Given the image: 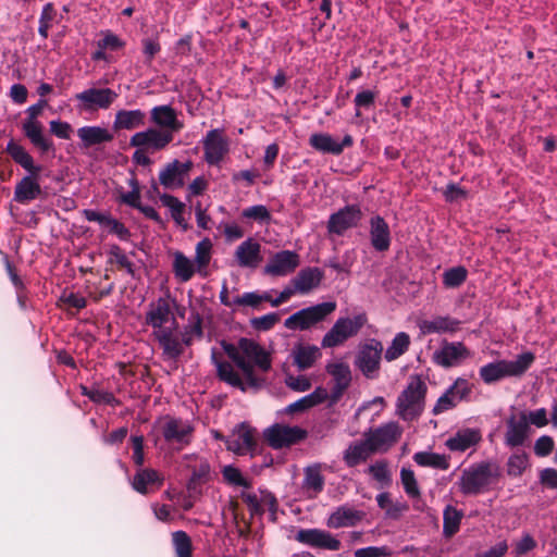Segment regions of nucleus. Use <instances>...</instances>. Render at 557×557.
<instances>
[{
  "mask_svg": "<svg viewBox=\"0 0 557 557\" xmlns=\"http://www.w3.org/2000/svg\"><path fill=\"white\" fill-rule=\"evenodd\" d=\"M336 310V302L326 301L298 310L284 321L290 331H307L324 321Z\"/></svg>",
  "mask_w": 557,
  "mask_h": 557,
  "instance_id": "0eeeda50",
  "label": "nucleus"
},
{
  "mask_svg": "<svg viewBox=\"0 0 557 557\" xmlns=\"http://www.w3.org/2000/svg\"><path fill=\"white\" fill-rule=\"evenodd\" d=\"M400 481L404 486L405 493L410 498H419L421 496L420 487L416 479L414 472L409 468H401Z\"/></svg>",
  "mask_w": 557,
  "mask_h": 557,
  "instance_id": "de8ad7c7",
  "label": "nucleus"
},
{
  "mask_svg": "<svg viewBox=\"0 0 557 557\" xmlns=\"http://www.w3.org/2000/svg\"><path fill=\"white\" fill-rule=\"evenodd\" d=\"M324 399L323 392L320 389H317L315 392L302 397L301 399H298L297 401L290 404L287 407L288 412H297L302 411L306 409H309L320 403H322Z\"/></svg>",
  "mask_w": 557,
  "mask_h": 557,
  "instance_id": "09e8293b",
  "label": "nucleus"
},
{
  "mask_svg": "<svg viewBox=\"0 0 557 557\" xmlns=\"http://www.w3.org/2000/svg\"><path fill=\"white\" fill-rule=\"evenodd\" d=\"M172 543L176 557H193L191 539L185 531L173 532Z\"/></svg>",
  "mask_w": 557,
  "mask_h": 557,
  "instance_id": "49530a36",
  "label": "nucleus"
},
{
  "mask_svg": "<svg viewBox=\"0 0 557 557\" xmlns=\"http://www.w3.org/2000/svg\"><path fill=\"white\" fill-rule=\"evenodd\" d=\"M364 513L351 506L343 505L337 507L327 518L326 525L331 529L349 528L358 524Z\"/></svg>",
  "mask_w": 557,
  "mask_h": 557,
  "instance_id": "cd10ccee",
  "label": "nucleus"
},
{
  "mask_svg": "<svg viewBox=\"0 0 557 557\" xmlns=\"http://www.w3.org/2000/svg\"><path fill=\"white\" fill-rule=\"evenodd\" d=\"M307 437V431L297 425L276 423L264 431V438L274 449L297 444Z\"/></svg>",
  "mask_w": 557,
  "mask_h": 557,
  "instance_id": "4468645a",
  "label": "nucleus"
},
{
  "mask_svg": "<svg viewBox=\"0 0 557 557\" xmlns=\"http://www.w3.org/2000/svg\"><path fill=\"white\" fill-rule=\"evenodd\" d=\"M326 372L333 377L334 386L332 388V399L337 400L349 387L351 382V371L347 363L342 361L326 364Z\"/></svg>",
  "mask_w": 557,
  "mask_h": 557,
  "instance_id": "bb28decb",
  "label": "nucleus"
},
{
  "mask_svg": "<svg viewBox=\"0 0 557 557\" xmlns=\"http://www.w3.org/2000/svg\"><path fill=\"white\" fill-rule=\"evenodd\" d=\"M151 120L164 128L163 132H172V135L183 128V123L178 121L175 110L170 106L154 107L151 110Z\"/></svg>",
  "mask_w": 557,
  "mask_h": 557,
  "instance_id": "2f4dec72",
  "label": "nucleus"
},
{
  "mask_svg": "<svg viewBox=\"0 0 557 557\" xmlns=\"http://www.w3.org/2000/svg\"><path fill=\"white\" fill-rule=\"evenodd\" d=\"M77 136L84 147H91L112 140V134L101 126H83L77 129Z\"/></svg>",
  "mask_w": 557,
  "mask_h": 557,
  "instance_id": "58836bf2",
  "label": "nucleus"
},
{
  "mask_svg": "<svg viewBox=\"0 0 557 557\" xmlns=\"http://www.w3.org/2000/svg\"><path fill=\"white\" fill-rule=\"evenodd\" d=\"M461 322L449 315H438L431 320H423L419 327L423 334L455 333L460 329Z\"/></svg>",
  "mask_w": 557,
  "mask_h": 557,
  "instance_id": "f704fd0d",
  "label": "nucleus"
},
{
  "mask_svg": "<svg viewBox=\"0 0 557 557\" xmlns=\"http://www.w3.org/2000/svg\"><path fill=\"white\" fill-rule=\"evenodd\" d=\"M496 475V469L490 463H481L462 472L459 481L463 494H479L487 487Z\"/></svg>",
  "mask_w": 557,
  "mask_h": 557,
  "instance_id": "1a4fd4ad",
  "label": "nucleus"
},
{
  "mask_svg": "<svg viewBox=\"0 0 557 557\" xmlns=\"http://www.w3.org/2000/svg\"><path fill=\"white\" fill-rule=\"evenodd\" d=\"M310 145L324 153L341 154L346 147L352 145V137L346 135L339 143L329 134H312L309 139Z\"/></svg>",
  "mask_w": 557,
  "mask_h": 557,
  "instance_id": "c756f323",
  "label": "nucleus"
},
{
  "mask_svg": "<svg viewBox=\"0 0 557 557\" xmlns=\"http://www.w3.org/2000/svg\"><path fill=\"white\" fill-rule=\"evenodd\" d=\"M212 258V243L209 238H203L196 245L195 259L193 260L197 273L206 277L208 275V265Z\"/></svg>",
  "mask_w": 557,
  "mask_h": 557,
  "instance_id": "a19ab883",
  "label": "nucleus"
},
{
  "mask_svg": "<svg viewBox=\"0 0 557 557\" xmlns=\"http://www.w3.org/2000/svg\"><path fill=\"white\" fill-rule=\"evenodd\" d=\"M300 264L299 255L292 250L276 252L263 268V273L272 276H286Z\"/></svg>",
  "mask_w": 557,
  "mask_h": 557,
  "instance_id": "412c9836",
  "label": "nucleus"
},
{
  "mask_svg": "<svg viewBox=\"0 0 557 557\" xmlns=\"http://www.w3.org/2000/svg\"><path fill=\"white\" fill-rule=\"evenodd\" d=\"M242 215L259 223H268L271 220V213L263 205L248 207L243 210Z\"/></svg>",
  "mask_w": 557,
  "mask_h": 557,
  "instance_id": "5fc2aeb1",
  "label": "nucleus"
},
{
  "mask_svg": "<svg viewBox=\"0 0 557 557\" xmlns=\"http://www.w3.org/2000/svg\"><path fill=\"white\" fill-rule=\"evenodd\" d=\"M117 94L110 88L91 87L75 95L82 111L106 110L116 100Z\"/></svg>",
  "mask_w": 557,
  "mask_h": 557,
  "instance_id": "dca6fc26",
  "label": "nucleus"
},
{
  "mask_svg": "<svg viewBox=\"0 0 557 557\" xmlns=\"http://www.w3.org/2000/svg\"><path fill=\"white\" fill-rule=\"evenodd\" d=\"M481 432L478 429L463 428L445 441V446L450 451L463 453L475 447L481 441Z\"/></svg>",
  "mask_w": 557,
  "mask_h": 557,
  "instance_id": "393cba45",
  "label": "nucleus"
},
{
  "mask_svg": "<svg viewBox=\"0 0 557 557\" xmlns=\"http://www.w3.org/2000/svg\"><path fill=\"white\" fill-rule=\"evenodd\" d=\"M467 278V270L463 267L448 269L443 274V283L446 287L460 286Z\"/></svg>",
  "mask_w": 557,
  "mask_h": 557,
  "instance_id": "603ef678",
  "label": "nucleus"
},
{
  "mask_svg": "<svg viewBox=\"0 0 557 557\" xmlns=\"http://www.w3.org/2000/svg\"><path fill=\"white\" fill-rule=\"evenodd\" d=\"M141 44H143V53L149 60L154 58V55L160 52L161 47H160V44L158 40V36H156L153 38L152 37L144 38Z\"/></svg>",
  "mask_w": 557,
  "mask_h": 557,
  "instance_id": "774afa93",
  "label": "nucleus"
},
{
  "mask_svg": "<svg viewBox=\"0 0 557 557\" xmlns=\"http://www.w3.org/2000/svg\"><path fill=\"white\" fill-rule=\"evenodd\" d=\"M173 140L172 132H163L158 128H148L135 133L129 145L136 148H143L150 152L163 150Z\"/></svg>",
  "mask_w": 557,
  "mask_h": 557,
  "instance_id": "6ab92c4d",
  "label": "nucleus"
},
{
  "mask_svg": "<svg viewBox=\"0 0 557 557\" xmlns=\"http://www.w3.org/2000/svg\"><path fill=\"white\" fill-rule=\"evenodd\" d=\"M323 278V272L315 267H308L299 271L292 280L293 285L297 286L298 294L306 295L315 289Z\"/></svg>",
  "mask_w": 557,
  "mask_h": 557,
  "instance_id": "473e14b6",
  "label": "nucleus"
},
{
  "mask_svg": "<svg viewBox=\"0 0 557 557\" xmlns=\"http://www.w3.org/2000/svg\"><path fill=\"white\" fill-rule=\"evenodd\" d=\"M109 256L111 262H115L121 268L125 269L128 274L134 275L133 263L117 245L110 246Z\"/></svg>",
  "mask_w": 557,
  "mask_h": 557,
  "instance_id": "6e6d98bb",
  "label": "nucleus"
},
{
  "mask_svg": "<svg viewBox=\"0 0 557 557\" xmlns=\"http://www.w3.org/2000/svg\"><path fill=\"white\" fill-rule=\"evenodd\" d=\"M520 373H522V355H517L513 360L503 359L490 362L479 370V375L485 384H493Z\"/></svg>",
  "mask_w": 557,
  "mask_h": 557,
  "instance_id": "ddd939ff",
  "label": "nucleus"
},
{
  "mask_svg": "<svg viewBox=\"0 0 557 557\" xmlns=\"http://www.w3.org/2000/svg\"><path fill=\"white\" fill-rule=\"evenodd\" d=\"M280 320L278 314L268 313L262 317L252 319L251 324L256 330L268 331L272 329Z\"/></svg>",
  "mask_w": 557,
  "mask_h": 557,
  "instance_id": "bf43d9fd",
  "label": "nucleus"
},
{
  "mask_svg": "<svg viewBox=\"0 0 557 557\" xmlns=\"http://www.w3.org/2000/svg\"><path fill=\"white\" fill-rule=\"evenodd\" d=\"M428 385L421 375H410L396 399V414L404 421L417 420L425 407Z\"/></svg>",
  "mask_w": 557,
  "mask_h": 557,
  "instance_id": "7ed1b4c3",
  "label": "nucleus"
},
{
  "mask_svg": "<svg viewBox=\"0 0 557 557\" xmlns=\"http://www.w3.org/2000/svg\"><path fill=\"white\" fill-rule=\"evenodd\" d=\"M146 323L152 329V335L160 331L177 329L178 323L166 298H158L149 305Z\"/></svg>",
  "mask_w": 557,
  "mask_h": 557,
  "instance_id": "9b49d317",
  "label": "nucleus"
},
{
  "mask_svg": "<svg viewBox=\"0 0 557 557\" xmlns=\"http://www.w3.org/2000/svg\"><path fill=\"white\" fill-rule=\"evenodd\" d=\"M409 346L410 336L405 332H399L386 348L384 357L387 361H394L403 356L408 350Z\"/></svg>",
  "mask_w": 557,
  "mask_h": 557,
  "instance_id": "a18cd8bd",
  "label": "nucleus"
},
{
  "mask_svg": "<svg viewBox=\"0 0 557 557\" xmlns=\"http://www.w3.org/2000/svg\"><path fill=\"white\" fill-rule=\"evenodd\" d=\"M223 348L240 370V374L230 362L220 361L215 350H212L211 359L222 381L243 392L257 391L265 385L264 374L272 369L270 351L253 339L245 337L237 345L224 344Z\"/></svg>",
  "mask_w": 557,
  "mask_h": 557,
  "instance_id": "f257e3e1",
  "label": "nucleus"
},
{
  "mask_svg": "<svg viewBox=\"0 0 557 557\" xmlns=\"http://www.w3.org/2000/svg\"><path fill=\"white\" fill-rule=\"evenodd\" d=\"M295 539L299 543L314 548L338 550L341 547V542L336 537L321 529H301Z\"/></svg>",
  "mask_w": 557,
  "mask_h": 557,
  "instance_id": "4be33fe9",
  "label": "nucleus"
},
{
  "mask_svg": "<svg viewBox=\"0 0 557 557\" xmlns=\"http://www.w3.org/2000/svg\"><path fill=\"white\" fill-rule=\"evenodd\" d=\"M376 503H377V506L381 509L385 510L386 513L388 516H391V517H395L400 511V507L393 505V502L391 499V495L388 493H386V492L380 493L376 496Z\"/></svg>",
  "mask_w": 557,
  "mask_h": 557,
  "instance_id": "69168bd1",
  "label": "nucleus"
},
{
  "mask_svg": "<svg viewBox=\"0 0 557 557\" xmlns=\"http://www.w3.org/2000/svg\"><path fill=\"white\" fill-rule=\"evenodd\" d=\"M158 429L164 442L176 450L190 444L195 431L190 421L171 416L163 417L158 422Z\"/></svg>",
  "mask_w": 557,
  "mask_h": 557,
  "instance_id": "423d86ee",
  "label": "nucleus"
},
{
  "mask_svg": "<svg viewBox=\"0 0 557 557\" xmlns=\"http://www.w3.org/2000/svg\"><path fill=\"white\" fill-rule=\"evenodd\" d=\"M472 387L468 380L458 377L445 392L437 398L432 408L434 416L442 414L455 409L461 401L467 400L471 394Z\"/></svg>",
  "mask_w": 557,
  "mask_h": 557,
  "instance_id": "f8f14e48",
  "label": "nucleus"
},
{
  "mask_svg": "<svg viewBox=\"0 0 557 557\" xmlns=\"http://www.w3.org/2000/svg\"><path fill=\"white\" fill-rule=\"evenodd\" d=\"M223 478L226 483L234 486L249 488L250 482L242 474L240 470L234 466H225L222 470Z\"/></svg>",
  "mask_w": 557,
  "mask_h": 557,
  "instance_id": "3c124183",
  "label": "nucleus"
},
{
  "mask_svg": "<svg viewBox=\"0 0 557 557\" xmlns=\"http://www.w3.org/2000/svg\"><path fill=\"white\" fill-rule=\"evenodd\" d=\"M363 323V315H357L352 319H337L330 331L323 336L321 346L323 348H334L343 345L348 338L355 336L359 332Z\"/></svg>",
  "mask_w": 557,
  "mask_h": 557,
  "instance_id": "9d476101",
  "label": "nucleus"
},
{
  "mask_svg": "<svg viewBox=\"0 0 557 557\" xmlns=\"http://www.w3.org/2000/svg\"><path fill=\"white\" fill-rule=\"evenodd\" d=\"M302 487L312 493L313 496L318 495L323 491L324 476L321 473V465L315 463L305 469V478Z\"/></svg>",
  "mask_w": 557,
  "mask_h": 557,
  "instance_id": "79ce46f5",
  "label": "nucleus"
},
{
  "mask_svg": "<svg viewBox=\"0 0 557 557\" xmlns=\"http://www.w3.org/2000/svg\"><path fill=\"white\" fill-rule=\"evenodd\" d=\"M383 345L376 339H370L361 345L355 358L356 368L369 380L379 377Z\"/></svg>",
  "mask_w": 557,
  "mask_h": 557,
  "instance_id": "6e6552de",
  "label": "nucleus"
},
{
  "mask_svg": "<svg viewBox=\"0 0 557 557\" xmlns=\"http://www.w3.org/2000/svg\"><path fill=\"white\" fill-rule=\"evenodd\" d=\"M83 395L87 396L90 400L99 404L114 405L116 403V399L112 393L98 388L89 389L87 387H83Z\"/></svg>",
  "mask_w": 557,
  "mask_h": 557,
  "instance_id": "13d9d810",
  "label": "nucleus"
},
{
  "mask_svg": "<svg viewBox=\"0 0 557 557\" xmlns=\"http://www.w3.org/2000/svg\"><path fill=\"white\" fill-rule=\"evenodd\" d=\"M145 113L139 110H120L115 114L114 127L116 129H133L144 125Z\"/></svg>",
  "mask_w": 557,
  "mask_h": 557,
  "instance_id": "ea45409f",
  "label": "nucleus"
},
{
  "mask_svg": "<svg viewBox=\"0 0 557 557\" xmlns=\"http://www.w3.org/2000/svg\"><path fill=\"white\" fill-rule=\"evenodd\" d=\"M124 46V42L116 35L107 32L103 34L102 39L98 41L99 49L119 50Z\"/></svg>",
  "mask_w": 557,
  "mask_h": 557,
  "instance_id": "680f3d73",
  "label": "nucleus"
},
{
  "mask_svg": "<svg viewBox=\"0 0 557 557\" xmlns=\"http://www.w3.org/2000/svg\"><path fill=\"white\" fill-rule=\"evenodd\" d=\"M462 512L451 506L444 510V533L448 536L455 534L460 525Z\"/></svg>",
  "mask_w": 557,
  "mask_h": 557,
  "instance_id": "8fccbe9b",
  "label": "nucleus"
},
{
  "mask_svg": "<svg viewBox=\"0 0 557 557\" xmlns=\"http://www.w3.org/2000/svg\"><path fill=\"white\" fill-rule=\"evenodd\" d=\"M163 483L161 474L153 469H139L133 479V488L140 494H148L149 492L159 488Z\"/></svg>",
  "mask_w": 557,
  "mask_h": 557,
  "instance_id": "72a5a7b5",
  "label": "nucleus"
},
{
  "mask_svg": "<svg viewBox=\"0 0 557 557\" xmlns=\"http://www.w3.org/2000/svg\"><path fill=\"white\" fill-rule=\"evenodd\" d=\"M505 443L509 447H516L522 444V409L520 408H512L510 417L507 420Z\"/></svg>",
  "mask_w": 557,
  "mask_h": 557,
  "instance_id": "4c0bfd02",
  "label": "nucleus"
},
{
  "mask_svg": "<svg viewBox=\"0 0 557 557\" xmlns=\"http://www.w3.org/2000/svg\"><path fill=\"white\" fill-rule=\"evenodd\" d=\"M45 104L46 101L40 100L38 103L33 104L27 109L28 116L22 122V131L40 153L44 154L51 152L54 154L55 148L53 140L45 134L44 125L37 120Z\"/></svg>",
  "mask_w": 557,
  "mask_h": 557,
  "instance_id": "39448f33",
  "label": "nucleus"
},
{
  "mask_svg": "<svg viewBox=\"0 0 557 557\" xmlns=\"http://www.w3.org/2000/svg\"><path fill=\"white\" fill-rule=\"evenodd\" d=\"M369 474L382 486L388 485L392 481L391 472L385 461H376L368 468Z\"/></svg>",
  "mask_w": 557,
  "mask_h": 557,
  "instance_id": "864d4df0",
  "label": "nucleus"
},
{
  "mask_svg": "<svg viewBox=\"0 0 557 557\" xmlns=\"http://www.w3.org/2000/svg\"><path fill=\"white\" fill-rule=\"evenodd\" d=\"M194 163L190 160L181 162L173 160L164 165L159 173V182L166 189H177L185 185L193 169Z\"/></svg>",
  "mask_w": 557,
  "mask_h": 557,
  "instance_id": "a211bd4d",
  "label": "nucleus"
},
{
  "mask_svg": "<svg viewBox=\"0 0 557 557\" xmlns=\"http://www.w3.org/2000/svg\"><path fill=\"white\" fill-rule=\"evenodd\" d=\"M173 271L181 282H188L197 273L194 261L181 251L174 253Z\"/></svg>",
  "mask_w": 557,
  "mask_h": 557,
  "instance_id": "37998d69",
  "label": "nucleus"
},
{
  "mask_svg": "<svg viewBox=\"0 0 557 557\" xmlns=\"http://www.w3.org/2000/svg\"><path fill=\"white\" fill-rule=\"evenodd\" d=\"M362 219L359 205H348L332 213L327 221L330 234L342 236L347 230L356 227Z\"/></svg>",
  "mask_w": 557,
  "mask_h": 557,
  "instance_id": "f3484780",
  "label": "nucleus"
},
{
  "mask_svg": "<svg viewBox=\"0 0 557 557\" xmlns=\"http://www.w3.org/2000/svg\"><path fill=\"white\" fill-rule=\"evenodd\" d=\"M370 240L376 251H386L391 246L389 226L380 215L370 219Z\"/></svg>",
  "mask_w": 557,
  "mask_h": 557,
  "instance_id": "7c9ffc66",
  "label": "nucleus"
},
{
  "mask_svg": "<svg viewBox=\"0 0 557 557\" xmlns=\"http://www.w3.org/2000/svg\"><path fill=\"white\" fill-rule=\"evenodd\" d=\"M187 468L191 471L190 479L187 483V491L190 493H200L199 485L208 482L211 475V468L206 459L196 456H186Z\"/></svg>",
  "mask_w": 557,
  "mask_h": 557,
  "instance_id": "a878e982",
  "label": "nucleus"
},
{
  "mask_svg": "<svg viewBox=\"0 0 557 557\" xmlns=\"http://www.w3.org/2000/svg\"><path fill=\"white\" fill-rule=\"evenodd\" d=\"M205 159L209 164H218L228 151V143L223 131L215 128L208 132L203 139Z\"/></svg>",
  "mask_w": 557,
  "mask_h": 557,
  "instance_id": "5701e85b",
  "label": "nucleus"
},
{
  "mask_svg": "<svg viewBox=\"0 0 557 557\" xmlns=\"http://www.w3.org/2000/svg\"><path fill=\"white\" fill-rule=\"evenodd\" d=\"M413 460L421 467H430L438 470H447L449 468V459L445 455L433 451H419L413 455Z\"/></svg>",
  "mask_w": 557,
  "mask_h": 557,
  "instance_id": "c03bdc74",
  "label": "nucleus"
},
{
  "mask_svg": "<svg viewBox=\"0 0 557 557\" xmlns=\"http://www.w3.org/2000/svg\"><path fill=\"white\" fill-rule=\"evenodd\" d=\"M285 383L296 392H306L311 387L310 380L305 375H287Z\"/></svg>",
  "mask_w": 557,
  "mask_h": 557,
  "instance_id": "052dcab7",
  "label": "nucleus"
},
{
  "mask_svg": "<svg viewBox=\"0 0 557 557\" xmlns=\"http://www.w3.org/2000/svg\"><path fill=\"white\" fill-rule=\"evenodd\" d=\"M7 152L15 163L21 165L27 175L23 176L15 185L14 200L18 203H28L42 194L39 183V175L42 170L41 165L35 164L32 154L20 144L10 140L7 144Z\"/></svg>",
  "mask_w": 557,
  "mask_h": 557,
  "instance_id": "f03ea898",
  "label": "nucleus"
},
{
  "mask_svg": "<svg viewBox=\"0 0 557 557\" xmlns=\"http://www.w3.org/2000/svg\"><path fill=\"white\" fill-rule=\"evenodd\" d=\"M235 259L242 268L256 269L262 261L261 245L252 238L244 240L235 250Z\"/></svg>",
  "mask_w": 557,
  "mask_h": 557,
  "instance_id": "c85d7f7f",
  "label": "nucleus"
},
{
  "mask_svg": "<svg viewBox=\"0 0 557 557\" xmlns=\"http://www.w3.org/2000/svg\"><path fill=\"white\" fill-rule=\"evenodd\" d=\"M106 227L110 231V233L116 235L121 240H128L131 237V232L123 223L114 218H110Z\"/></svg>",
  "mask_w": 557,
  "mask_h": 557,
  "instance_id": "e2e57ef3",
  "label": "nucleus"
},
{
  "mask_svg": "<svg viewBox=\"0 0 557 557\" xmlns=\"http://www.w3.org/2000/svg\"><path fill=\"white\" fill-rule=\"evenodd\" d=\"M401 432L403 430L397 422H388L372 431L367 438L375 451L386 450L397 442Z\"/></svg>",
  "mask_w": 557,
  "mask_h": 557,
  "instance_id": "b1692460",
  "label": "nucleus"
},
{
  "mask_svg": "<svg viewBox=\"0 0 557 557\" xmlns=\"http://www.w3.org/2000/svg\"><path fill=\"white\" fill-rule=\"evenodd\" d=\"M374 451L375 450L372 449V445L369 443V440L366 438L361 442L351 443L344 451L343 459L348 467H356L357 465L366 461Z\"/></svg>",
  "mask_w": 557,
  "mask_h": 557,
  "instance_id": "e433bc0d",
  "label": "nucleus"
},
{
  "mask_svg": "<svg viewBox=\"0 0 557 557\" xmlns=\"http://www.w3.org/2000/svg\"><path fill=\"white\" fill-rule=\"evenodd\" d=\"M294 364L298 370H307L321 357L320 348L314 345L297 344L292 350Z\"/></svg>",
  "mask_w": 557,
  "mask_h": 557,
  "instance_id": "c9c22d12",
  "label": "nucleus"
},
{
  "mask_svg": "<svg viewBox=\"0 0 557 557\" xmlns=\"http://www.w3.org/2000/svg\"><path fill=\"white\" fill-rule=\"evenodd\" d=\"M60 300L63 304H65L66 306L71 307V308H75L77 310L85 308L87 305V300L85 297H83L79 294L72 293V292L71 293L64 292L61 295Z\"/></svg>",
  "mask_w": 557,
  "mask_h": 557,
  "instance_id": "0e129e2a",
  "label": "nucleus"
},
{
  "mask_svg": "<svg viewBox=\"0 0 557 557\" xmlns=\"http://www.w3.org/2000/svg\"><path fill=\"white\" fill-rule=\"evenodd\" d=\"M55 16V10L52 5V3H47L41 12L40 18H39V34L44 37H48V32L52 25V21Z\"/></svg>",
  "mask_w": 557,
  "mask_h": 557,
  "instance_id": "4d7b16f0",
  "label": "nucleus"
},
{
  "mask_svg": "<svg viewBox=\"0 0 557 557\" xmlns=\"http://www.w3.org/2000/svg\"><path fill=\"white\" fill-rule=\"evenodd\" d=\"M554 440L550 436L543 435L535 442L534 451L540 457H545L552 453Z\"/></svg>",
  "mask_w": 557,
  "mask_h": 557,
  "instance_id": "338daca9",
  "label": "nucleus"
},
{
  "mask_svg": "<svg viewBox=\"0 0 557 557\" xmlns=\"http://www.w3.org/2000/svg\"><path fill=\"white\" fill-rule=\"evenodd\" d=\"M257 446V432L247 423H240L235 428L230 440L226 441L228 450L236 455H252Z\"/></svg>",
  "mask_w": 557,
  "mask_h": 557,
  "instance_id": "aec40b11",
  "label": "nucleus"
},
{
  "mask_svg": "<svg viewBox=\"0 0 557 557\" xmlns=\"http://www.w3.org/2000/svg\"><path fill=\"white\" fill-rule=\"evenodd\" d=\"M153 336L158 341L163 356L166 359L175 360L184 352L186 346L191 345L195 337L200 338L202 336L201 320L196 315L194 322L185 326L182 332L178 331V327L170 329L160 331Z\"/></svg>",
  "mask_w": 557,
  "mask_h": 557,
  "instance_id": "20e7f679",
  "label": "nucleus"
},
{
  "mask_svg": "<svg viewBox=\"0 0 557 557\" xmlns=\"http://www.w3.org/2000/svg\"><path fill=\"white\" fill-rule=\"evenodd\" d=\"M472 357L471 350L461 342L443 341L433 352L432 360L442 368H454Z\"/></svg>",
  "mask_w": 557,
  "mask_h": 557,
  "instance_id": "2eb2a0df",
  "label": "nucleus"
}]
</instances>
